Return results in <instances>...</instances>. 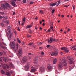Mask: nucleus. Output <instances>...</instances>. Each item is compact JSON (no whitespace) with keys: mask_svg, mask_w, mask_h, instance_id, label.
I'll return each instance as SVG.
<instances>
[{"mask_svg":"<svg viewBox=\"0 0 76 76\" xmlns=\"http://www.w3.org/2000/svg\"><path fill=\"white\" fill-rule=\"evenodd\" d=\"M10 45L11 46L12 48L13 49V50L15 52H16L18 50V49H19L18 51V56L19 57L23 55V51L22 48H19L20 46L18 44H16L15 45V42L13 41H12L10 43Z\"/></svg>","mask_w":76,"mask_h":76,"instance_id":"f257e3e1","label":"nucleus"},{"mask_svg":"<svg viewBox=\"0 0 76 76\" xmlns=\"http://www.w3.org/2000/svg\"><path fill=\"white\" fill-rule=\"evenodd\" d=\"M60 62H61V63L64 66H66L67 64L66 59L64 58H63L61 60V61H60Z\"/></svg>","mask_w":76,"mask_h":76,"instance_id":"f03ea898","label":"nucleus"},{"mask_svg":"<svg viewBox=\"0 0 76 76\" xmlns=\"http://www.w3.org/2000/svg\"><path fill=\"white\" fill-rule=\"evenodd\" d=\"M28 60V57L26 56H24L23 58L22 61L21 62L22 64H24V63L26 62Z\"/></svg>","mask_w":76,"mask_h":76,"instance_id":"7ed1b4c3","label":"nucleus"},{"mask_svg":"<svg viewBox=\"0 0 76 76\" xmlns=\"http://www.w3.org/2000/svg\"><path fill=\"white\" fill-rule=\"evenodd\" d=\"M63 69L62 64L61 63V61L60 62V63L58 65V69L59 70H62Z\"/></svg>","mask_w":76,"mask_h":76,"instance_id":"20e7f679","label":"nucleus"},{"mask_svg":"<svg viewBox=\"0 0 76 76\" xmlns=\"http://www.w3.org/2000/svg\"><path fill=\"white\" fill-rule=\"evenodd\" d=\"M61 49L62 50H64V52L66 53H67L69 52V50H67L66 48H62Z\"/></svg>","mask_w":76,"mask_h":76,"instance_id":"39448f33","label":"nucleus"},{"mask_svg":"<svg viewBox=\"0 0 76 76\" xmlns=\"http://www.w3.org/2000/svg\"><path fill=\"white\" fill-rule=\"evenodd\" d=\"M45 68L44 66H42L39 68L40 71L41 72H44L45 70Z\"/></svg>","mask_w":76,"mask_h":76,"instance_id":"423d86ee","label":"nucleus"},{"mask_svg":"<svg viewBox=\"0 0 76 76\" xmlns=\"http://www.w3.org/2000/svg\"><path fill=\"white\" fill-rule=\"evenodd\" d=\"M0 64L3 66H6L7 68L8 69L10 68L8 64H5L4 63H0Z\"/></svg>","mask_w":76,"mask_h":76,"instance_id":"0eeeda50","label":"nucleus"},{"mask_svg":"<svg viewBox=\"0 0 76 76\" xmlns=\"http://www.w3.org/2000/svg\"><path fill=\"white\" fill-rule=\"evenodd\" d=\"M58 53L56 51V52H53L51 54V55L52 56H56L58 55Z\"/></svg>","mask_w":76,"mask_h":76,"instance_id":"6e6552de","label":"nucleus"},{"mask_svg":"<svg viewBox=\"0 0 76 76\" xmlns=\"http://www.w3.org/2000/svg\"><path fill=\"white\" fill-rule=\"evenodd\" d=\"M74 59L72 58V59H70L69 60V63L71 64H72L73 63H74V61H73Z\"/></svg>","mask_w":76,"mask_h":76,"instance_id":"1a4fd4ad","label":"nucleus"},{"mask_svg":"<svg viewBox=\"0 0 76 76\" xmlns=\"http://www.w3.org/2000/svg\"><path fill=\"white\" fill-rule=\"evenodd\" d=\"M48 42L49 44H50L53 42V38L52 37L50 38V39L48 40Z\"/></svg>","mask_w":76,"mask_h":76,"instance_id":"9d476101","label":"nucleus"},{"mask_svg":"<svg viewBox=\"0 0 76 76\" xmlns=\"http://www.w3.org/2000/svg\"><path fill=\"white\" fill-rule=\"evenodd\" d=\"M1 6L2 7V8L4 10H5L7 9V7H6V6H5V5L4 4H1Z\"/></svg>","mask_w":76,"mask_h":76,"instance_id":"9b49d317","label":"nucleus"},{"mask_svg":"<svg viewBox=\"0 0 76 76\" xmlns=\"http://www.w3.org/2000/svg\"><path fill=\"white\" fill-rule=\"evenodd\" d=\"M27 66H26L25 67V70L26 71H28L29 69V64L27 63Z\"/></svg>","mask_w":76,"mask_h":76,"instance_id":"f8f14e48","label":"nucleus"},{"mask_svg":"<svg viewBox=\"0 0 76 76\" xmlns=\"http://www.w3.org/2000/svg\"><path fill=\"white\" fill-rule=\"evenodd\" d=\"M11 3V5L13 6L14 7H15L16 6L15 3V2L13 1H10Z\"/></svg>","mask_w":76,"mask_h":76,"instance_id":"ddd939ff","label":"nucleus"},{"mask_svg":"<svg viewBox=\"0 0 76 76\" xmlns=\"http://www.w3.org/2000/svg\"><path fill=\"white\" fill-rule=\"evenodd\" d=\"M38 61H37V59L36 58H35L33 60L34 63V64H36L37 63Z\"/></svg>","mask_w":76,"mask_h":76,"instance_id":"4468645a","label":"nucleus"},{"mask_svg":"<svg viewBox=\"0 0 76 76\" xmlns=\"http://www.w3.org/2000/svg\"><path fill=\"white\" fill-rule=\"evenodd\" d=\"M4 61L5 62H8L9 61V59L7 58H5L3 59Z\"/></svg>","mask_w":76,"mask_h":76,"instance_id":"2eb2a0df","label":"nucleus"},{"mask_svg":"<svg viewBox=\"0 0 76 76\" xmlns=\"http://www.w3.org/2000/svg\"><path fill=\"white\" fill-rule=\"evenodd\" d=\"M57 3H51L50 4V5L52 7L56 5Z\"/></svg>","mask_w":76,"mask_h":76,"instance_id":"dca6fc26","label":"nucleus"},{"mask_svg":"<svg viewBox=\"0 0 76 76\" xmlns=\"http://www.w3.org/2000/svg\"><path fill=\"white\" fill-rule=\"evenodd\" d=\"M6 5L7 6V7H9V8H10L11 7L10 5L9 4H8V3H6Z\"/></svg>","mask_w":76,"mask_h":76,"instance_id":"f3484780","label":"nucleus"},{"mask_svg":"<svg viewBox=\"0 0 76 76\" xmlns=\"http://www.w3.org/2000/svg\"><path fill=\"white\" fill-rule=\"evenodd\" d=\"M36 71V69H32L31 70V72H35Z\"/></svg>","mask_w":76,"mask_h":76,"instance_id":"a211bd4d","label":"nucleus"},{"mask_svg":"<svg viewBox=\"0 0 76 76\" xmlns=\"http://www.w3.org/2000/svg\"><path fill=\"white\" fill-rule=\"evenodd\" d=\"M57 62V60L56 58L53 61V64H55Z\"/></svg>","mask_w":76,"mask_h":76,"instance_id":"6ab92c4d","label":"nucleus"},{"mask_svg":"<svg viewBox=\"0 0 76 76\" xmlns=\"http://www.w3.org/2000/svg\"><path fill=\"white\" fill-rule=\"evenodd\" d=\"M48 70H50L52 69V67L50 65H48Z\"/></svg>","mask_w":76,"mask_h":76,"instance_id":"aec40b11","label":"nucleus"},{"mask_svg":"<svg viewBox=\"0 0 76 76\" xmlns=\"http://www.w3.org/2000/svg\"><path fill=\"white\" fill-rule=\"evenodd\" d=\"M6 75L8 76H10L11 75L10 73L9 72H7Z\"/></svg>","mask_w":76,"mask_h":76,"instance_id":"412c9836","label":"nucleus"},{"mask_svg":"<svg viewBox=\"0 0 76 76\" xmlns=\"http://www.w3.org/2000/svg\"><path fill=\"white\" fill-rule=\"evenodd\" d=\"M3 18L4 20H7L8 19L7 17L6 16H3Z\"/></svg>","mask_w":76,"mask_h":76,"instance_id":"4be33fe9","label":"nucleus"},{"mask_svg":"<svg viewBox=\"0 0 76 76\" xmlns=\"http://www.w3.org/2000/svg\"><path fill=\"white\" fill-rule=\"evenodd\" d=\"M39 13L41 14H44V12L43 11H42L41 10H40Z\"/></svg>","mask_w":76,"mask_h":76,"instance_id":"5701e85b","label":"nucleus"},{"mask_svg":"<svg viewBox=\"0 0 76 76\" xmlns=\"http://www.w3.org/2000/svg\"><path fill=\"white\" fill-rule=\"evenodd\" d=\"M16 29L18 30V31H20V28L19 27H17L16 28Z\"/></svg>","mask_w":76,"mask_h":76,"instance_id":"b1692460","label":"nucleus"},{"mask_svg":"<svg viewBox=\"0 0 76 76\" xmlns=\"http://www.w3.org/2000/svg\"><path fill=\"white\" fill-rule=\"evenodd\" d=\"M26 19V18L25 17H24L23 18L22 20V21L23 22H25V19Z\"/></svg>","mask_w":76,"mask_h":76,"instance_id":"393cba45","label":"nucleus"},{"mask_svg":"<svg viewBox=\"0 0 76 76\" xmlns=\"http://www.w3.org/2000/svg\"><path fill=\"white\" fill-rule=\"evenodd\" d=\"M11 28V26H8L7 27V30H10Z\"/></svg>","mask_w":76,"mask_h":76,"instance_id":"a878e982","label":"nucleus"},{"mask_svg":"<svg viewBox=\"0 0 76 76\" xmlns=\"http://www.w3.org/2000/svg\"><path fill=\"white\" fill-rule=\"evenodd\" d=\"M32 26L31 25L30 26V25H28V26H27L26 27L28 28H29L31 27Z\"/></svg>","mask_w":76,"mask_h":76,"instance_id":"bb28decb","label":"nucleus"},{"mask_svg":"<svg viewBox=\"0 0 76 76\" xmlns=\"http://www.w3.org/2000/svg\"><path fill=\"white\" fill-rule=\"evenodd\" d=\"M5 23L6 24H8L10 23V22L8 20H7L5 22Z\"/></svg>","mask_w":76,"mask_h":76,"instance_id":"cd10ccee","label":"nucleus"},{"mask_svg":"<svg viewBox=\"0 0 76 76\" xmlns=\"http://www.w3.org/2000/svg\"><path fill=\"white\" fill-rule=\"evenodd\" d=\"M2 48L3 49L6 50L7 49L6 47H4V46H2Z\"/></svg>","mask_w":76,"mask_h":76,"instance_id":"c85d7f7f","label":"nucleus"},{"mask_svg":"<svg viewBox=\"0 0 76 76\" xmlns=\"http://www.w3.org/2000/svg\"><path fill=\"white\" fill-rule=\"evenodd\" d=\"M12 34H10L9 35V38L10 39L11 38L12 36Z\"/></svg>","mask_w":76,"mask_h":76,"instance_id":"c756f323","label":"nucleus"},{"mask_svg":"<svg viewBox=\"0 0 76 76\" xmlns=\"http://www.w3.org/2000/svg\"><path fill=\"white\" fill-rule=\"evenodd\" d=\"M0 25L2 27H3L4 26V24L3 23H0Z\"/></svg>","mask_w":76,"mask_h":76,"instance_id":"7c9ffc66","label":"nucleus"},{"mask_svg":"<svg viewBox=\"0 0 76 76\" xmlns=\"http://www.w3.org/2000/svg\"><path fill=\"white\" fill-rule=\"evenodd\" d=\"M1 72L2 74H4L5 73V72L2 70H1Z\"/></svg>","mask_w":76,"mask_h":76,"instance_id":"2f4dec72","label":"nucleus"},{"mask_svg":"<svg viewBox=\"0 0 76 76\" xmlns=\"http://www.w3.org/2000/svg\"><path fill=\"white\" fill-rule=\"evenodd\" d=\"M10 64L11 65V66L12 67H13V64H12V63L10 62Z\"/></svg>","mask_w":76,"mask_h":76,"instance_id":"473e14b6","label":"nucleus"},{"mask_svg":"<svg viewBox=\"0 0 76 76\" xmlns=\"http://www.w3.org/2000/svg\"><path fill=\"white\" fill-rule=\"evenodd\" d=\"M0 14H1V15H4V13L3 12H0Z\"/></svg>","mask_w":76,"mask_h":76,"instance_id":"72a5a7b5","label":"nucleus"},{"mask_svg":"<svg viewBox=\"0 0 76 76\" xmlns=\"http://www.w3.org/2000/svg\"><path fill=\"white\" fill-rule=\"evenodd\" d=\"M50 27L51 28V29L53 30V26H50Z\"/></svg>","mask_w":76,"mask_h":76,"instance_id":"f704fd0d","label":"nucleus"},{"mask_svg":"<svg viewBox=\"0 0 76 76\" xmlns=\"http://www.w3.org/2000/svg\"><path fill=\"white\" fill-rule=\"evenodd\" d=\"M53 41L54 42H56V39H53L52 41Z\"/></svg>","mask_w":76,"mask_h":76,"instance_id":"c9c22d12","label":"nucleus"},{"mask_svg":"<svg viewBox=\"0 0 76 76\" xmlns=\"http://www.w3.org/2000/svg\"><path fill=\"white\" fill-rule=\"evenodd\" d=\"M60 4V1H58V3L57 5V6H58V5H59Z\"/></svg>","mask_w":76,"mask_h":76,"instance_id":"e433bc0d","label":"nucleus"},{"mask_svg":"<svg viewBox=\"0 0 76 76\" xmlns=\"http://www.w3.org/2000/svg\"><path fill=\"white\" fill-rule=\"evenodd\" d=\"M23 3H26V0H23Z\"/></svg>","mask_w":76,"mask_h":76,"instance_id":"4c0bfd02","label":"nucleus"},{"mask_svg":"<svg viewBox=\"0 0 76 76\" xmlns=\"http://www.w3.org/2000/svg\"><path fill=\"white\" fill-rule=\"evenodd\" d=\"M27 37L28 38L31 37V35H28L27 36Z\"/></svg>","mask_w":76,"mask_h":76,"instance_id":"58836bf2","label":"nucleus"},{"mask_svg":"<svg viewBox=\"0 0 76 76\" xmlns=\"http://www.w3.org/2000/svg\"><path fill=\"white\" fill-rule=\"evenodd\" d=\"M8 34H10V31H9L7 33Z\"/></svg>","mask_w":76,"mask_h":76,"instance_id":"ea45409f","label":"nucleus"},{"mask_svg":"<svg viewBox=\"0 0 76 76\" xmlns=\"http://www.w3.org/2000/svg\"><path fill=\"white\" fill-rule=\"evenodd\" d=\"M33 44L32 43H30L29 44H28V45L31 46Z\"/></svg>","mask_w":76,"mask_h":76,"instance_id":"a19ab883","label":"nucleus"},{"mask_svg":"<svg viewBox=\"0 0 76 76\" xmlns=\"http://www.w3.org/2000/svg\"><path fill=\"white\" fill-rule=\"evenodd\" d=\"M50 46V45H48L47 46V48H48Z\"/></svg>","mask_w":76,"mask_h":76,"instance_id":"79ce46f5","label":"nucleus"},{"mask_svg":"<svg viewBox=\"0 0 76 76\" xmlns=\"http://www.w3.org/2000/svg\"><path fill=\"white\" fill-rule=\"evenodd\" d=\"M25 22H22V24H21L22 26H23L24 25Z\"/></svg>","mask_w":76,"mask_h":76,"instance_id":"37998d69","label":"nucleus"},{"mask_svg":"<svg viewBox=\"0 0 76 76\" xmlns=\"http://www.w3.org/2000/svg\"><path fill=\"white\" fill-rule=\"evenodd\" d=\"M73 8L74 10L75 9V6H73Z\"/></svg>","mask_w":76,"mask_h":76,"instance_id":"c03bdc74","label":"nucleus"},{"mask_svg":"<svg viewBox=\"0 0 76 76\" xmlns=\"http://www.w3.org/2000/svg\"><path fill=\"white\" fill-rule=\"evenodd\" d=\"M41 54L42 55H44V53L42 52L41 53Z\"/></svg>","mask_w":76,"mask_h":76,"instance_id":"a18cd8bd","label":"nucleus"},{"mask_svg":"<svg viewBox=\"0 0 76 76\" xmlns=\"http://www.w3.org/2000/svg\"><path fill=\"white\" fill-rule=\"evenodd\" d=\"M54 11H55V10H52V13H53H53H54Z\"/></svg>","mask_w":76,"mask_h":76,"instance_id":"49530a36","label":"nucleus"},{"mask_svg":"<svg viewBox=\"0 0 76 76\" xmlns=\"http://www.w3.org/2000/svg\"><path fill=\"white\" fill-rule=\"evenodd\" d=\"M3 17L2 16L0 15V19H3Z\"/></svg>","mask_w":76,"mask_h":76,"instance_id":"de8ad7c7","label":"nucleus"},{"mask_svg":"<svg viewBox=\"0 0 76 76\" xmlns=\"http://www.w3.org/2000/svg\"><path fill=\"white\" fill-rule=\"evenodd\" d=\"M3 44L4 45H6V46H7V45L4 43H3Z\"/></svg>","mask_w":76,"mask_h":76,"instance_id":"09e8293b","label":"nucleus"},{"mask_svg":"<svg viewBox=\"0 0 76 76\" xmlns=\"http://www.w3.org/2000/svg\"><path fill=\"white\" fill-rule=\"evenodd\" d=\"M72 48H76V45L75 46H72Z\"/></svg>","mask_w":76,"mask_h":76,"instance_id":"8fccbe9b","label":"nucleus"},{"mask_svg":"<svg viewBox=\"0 0 76 76\" xmlns=\"http://www.w3.org/2000/svg\"><path fill=\"white\" fill-rule=\"evenodd\" d=\"M70 30V28H69L68 29V30H67V32H69Z\"/></svg>","mask_w":76,"mask_h":76,"instance_id":"3c124183","label":"nucleus"},{"mask_svg":"<svg viewBox=\"0 0 76 76\" xmlns=\"http://www.w3.org/2000/svg\"><path fill=\"white\" fill-rule=\"evenodd\" d=\"M3 55V53L1 52H0V56H2Z\"/></svg>","mask_w":76,"mask_h":76,"instance_id":"603ef678","label":"nucleus"},{"mask_svg":"<svg viewBox=\"0 0 76 76\" xmlns=\"http://www.w3.org/2000/svg\"><path fill=\"white\" fill-rule=\"evenodd\" d=\"M18 42L19 43H21V41H20V40H19L18 41Z\"/></svg>","mask_w":76,"mask_h":76,"instance_id":"864d4df0","label":"nucleus"},{"mask_svg":"<svg viewBox=\"0 0 76 76\" xmlns=\"http://www.w3.org/2000/svg\"><path fill=\"white\" fill-rule=\"evenodd\" d=\"M32 32V31L31 30H30L29 31V33H31Z\"/></svg>","mask_w":76,"mask_h":76,"instance_id":"5fc2aeb1","label":"nucleus"},{"mask_svg":"<svg viewBox=\"0 0 76 76\" xmlns=\"http://www.w3.org/2000/svg\"><path fill=\"white\" fill-rule=\"evenodd\" d=\"M14 33H15V35H16L17 34V32L16 31H14Z\"/></svg>","mask_w":76,"mask_h":76,"instance_id":"6e6d98bb","label":"nucleus"},{"mask_svg":"<svg viewBox=\"0 0 76 76\" xmlns=\"http://www.w3.org/2000/svg\"><path fill=\"white\" fill-rule=\"evenodd\" d=\"M73 48H72V46H71V48H70V49L71 50H72L73 49Z\"/></svg>","mask_w":76,"mask_h":76,"instance_id":"4d7b16f0","label":"nucleus"},{"mask_svg":"<svg viewBox=\"0 0 76 76\" xmlns=\"http://www.w3.org/2000/svg\"><path fill=\"white\" fill-rule=\"evenodd\" d=\"M28 54H29V55H32V56L33 55L31 54V53H29Z\"/></svg>","mask_w":76,"mask_h":76,"instance_id":"13d9d810","label":"nucleus"},{"mask_svg":"<svg viewBox=\"0 0 76 76\" xmlns=\"http://www.w3.org/2000/svg\"><path fill=\"white\" fill-rule=\"evenodd\" d=\"M2 61V60L0 58V61L1 62Z\"/></svg>","mask_w":76,"mask_h":76,"instance_id":"bf43d9fd","label":"nucleus"},{"mask_svg":"<svg viewBox=\"0 0 76 76\" xmlns=\"http://www.w3.org/2000/svg\"><path fill=\"white\" fill-rule=\"evenodd\" d=\"M34 2H30V4H32Z\"/></svg>","mask_w":76,"mask_h":76,"instance_id":"052dcab7","label":"nucleus"},{"mask_svg":"<svg viewBox=\"0 0 76 76\" xmlns=\"http://www.w3.org/2000/svg\"><path fill=\"white\" fill-rule=\"evenodd\" d=\"M17 39L18 42L20 40L19 39V38H17Z\"/></svg>","mask_w":76,"mask_h":76,"instance_id":"680f3d73","label":"nucleus"},{"mask_svg":"<svg viewBox=\"0 0 76 76\" xmlns=\"http://www.w3.org/2000/svg\"><path fill=\"white\" fill-rule=\"evenodd\" d=\"M68 6H69V5H64V7H68Z\"/></svg>","mask_w":76,"mask_h":76,"instance_id":"e2e57ef3","label":"nucleus"},{"mask_svg":"<svg viewBox=\"0 0 76 76\" xmlns=\"http://www.w3.org/2000/svg\"><path fill=\"white\" fill-rule=\"evenodd\" d=\"M63 54V53L62 52L61 53V55H62Z\"/></svg>","mask_w":76,"mask_h":76,"instance_id":"0e129e2a","label":"nucleus"},{"mask_svg":"<svg viewBox=\"0 0 76 76\" xmlns=\"http://www.w3.org/2000/svg\"><path fill=\"white\" fill-rule=\"evenodd\" d=\"M38 19V17H37L35 18V20H36Z\"/></svg>","mask_w":76,"mask_h":76,"instance_id":"69168bd1","label":"nucleus"},{"mask_svg":"<svg viewBox=\"0 0 76 76\" xmlns=\"http://www.w3.org/2000/svg\"><path fill=\"white\" fill-rule=\"evenodd\" d=\"M10 72L11 73H13V72L12 71H11Z\"/></svg>","mask_w":76,"mask_h":76,"instance_id":"338daca9","label":"nucleus"},{"mask_svg":"<svg viewBox=\"0 0 76 76\" xmlns=\"http://www.w3.org/2000/svg\"><path fill=\"white\" fill-rule=\"evenodd\" d=\"M73 50H76V48H74L73 49Z\"/></svg>","mask_w":76,"mask_h":76,"instance_id":"774afa93","label":"nucleus"}]
</instances>
